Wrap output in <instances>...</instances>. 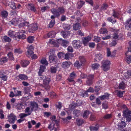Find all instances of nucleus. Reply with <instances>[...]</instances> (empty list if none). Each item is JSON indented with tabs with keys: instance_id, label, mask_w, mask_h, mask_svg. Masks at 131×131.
<instances>
[{
	"instance_id": "1",
	"label": "nucleus",
	"mask_w": 131,
	"mask_h": 131,
	"mask_svg": "<svg viewBox=\"0 0 131 131\" xmlns=\"http://www.w3.org/2000/svg\"><path fill=\"white\" fill-rule=\"evenodd\" d=\"M51 12L55 16L59 17L61 14H64L66 12L65 8L63 7H58L57 9L53 8L51 10Z\"/></svg>"
},
{
	"instance_id": "2",
	"label": "nucleus",
	"mask_w": 131,
	"mask_h": 131,
	"mask_svg": "<svg viewBox=\"0 0 131 131\" xmlns=\"http://www.w3.org/2000/svg\"><path fill=\"white\" fill-rule=\"evenodd\" d=\"M101 68L105 71H106L109 69L110 66L111 64L110 61L108 60H103L102 62Z\"/></svg>"
},
{
	"instance_id": "3",
	"label": "nucleus",
	"mask_w": 131,
	"mask_h": 131,
	"mask_svg": "<svg viewBox=\"0 0 131 131\" xmlns=\"http://www.w3.org/2000/svg\"><path fill=\"white\" fill-rule=\"evenodd\" d=\"M45 78L44 79L43 81V84L45 89L46 90H49L50 86L49 85V82L50 81V79L48 77H45Z\"/></svg>"
},
{
	"instance_id": "4",
	"label": "nucleus",
	"mask_w": 131,
	"mask_h": 131,
	"mask_svg": "<svg viewBox=\"0 0 131 131\" xmlns=\"http://www.w3.org/2000/svg\"><path fill=\"white\" fill-rule=\"evenodd\" d=\"M30 104L31 112L36 111L38 110V105L37 103L35 102H31Z\"/></svg>"
},
{
	"instance_id": "5",
	"label": "nucleus",
	"mask_w": 131,
	"mask_h": 131,
	"mask_svg": "<svg viewBox=\"0 0 131 131\" xmlns=\"http://www.w3.org/2000/svg\"><path fill=\"white\" fill-rule=\"evenodd\" d=\"M72 44L74 48L78 49L81 46L82 43L80 40H74L72 42Z\"/></svg>"
},
{
	"instance_id": "6",
	"label": "nucleus",
	"mask_w": 131,
	"mask_h": 131,
	"mask_svg": "<svg viewBox=\"0 0 131 131\" xmlns=\"http://www.w3.org/2000/svg\"><path fill=\"white\" fill-rule=\"evenodd\" d=\"M59 127L58 124H54L52 123L49 125L48 127L50 130H54V131H57L59 130Z\"/></svg>"
},
{
	"instance_id": "7",
	"label": "nucleus",
	"mask_w": 131,
	"mask_h": 131,
	"mask_svg": "<svg viewBox=\"0 0 131 131\" xmlns=\"http://www.w3.org/2000/svg\"><path fill=\"white\" fill-rule=\"evenodd\" d=\"M76 77V74L73 72L70 74V77L67 79V80L70 82L72 83L73 84H74L75 82L73 79Z\"/></svg>"
},
{
	"instance_id": "8",
	"label": "nucleus",
	"mask_w": 131,
	"mask_h": 131,
	"mask_svg": "<svg viewBox=\"0 0 131 131\" xmlns=\"http://www.w3.org/2000/svg\"><path fill=\"white\" fill-rule=\"evenodd\" d=\"M94 77V75L90 74L87 77L88 80L86 82L87 84L89 85L92 84V80Z\"/></svg>"
},
{
	"instance_id": "9",
	"label": "nucleus",
	"mask_w": 131,
	"mask_h": 131,
	"mask_svg": "<svg viewBox=\"0 0 131 131\" xmlns=\"http://www.w3.org/2000/svg\"><path fill=\"white\" fill-rule=\"evenodd\" d=\"M8 121L10 123H14L15 120L16 116L13 114H11L8 116Z\"/></svg>"
},
{
	"instance_id": "10",
	"label": "nucleus",
	"mask_w": 131,
	"mask_h": 131,
	"mask_svg": "<svg viewBox=\"0 0 131 131\" xmlns=\"http://www.w3.org/2000/svg\"><path fill=\"white\" fill-rule=\"evenodd\" d=\"M38 29V26L36 23L32 24L29 29V31L30 32H33L34 31L37 30Z\"/></svg>"
},
{
	"instance_id": "11",
	"label": "nucleus",
	"mask_w": 131,
	"mask_h": 131,
	"mask_svg": "<svg viewBox=\"0 0 131 131\" xmlns=\"http://www.w3.org/2000/svg\"><path fill=\"white\" fill-rule=\"evenodd\" d=\"M8 2H8H7V3L8 4V6L12 9H14L16 8V5L13 1L12 0H9Z\"/></svg>"
},
{
	"instance_id": "12",
	"label": "nucleus",
	"mask_w": 131,
	"mask_h": 131,
	"mask_svg": "<svg viewBox=\"0 0 131 131\" xmlns=\"http://www.w3.org/2000/svg\"><path fill=\"white\" fill-rule=\"evenodd\" d=\"M8 35L11 37H19L18 36V34H19V32H17L16 33L14 31L10 30L8 32Z\"/></svg>"
},
{
	"instance_id": "13",
	"label": "nucleus",
	"mask_w": 131,
	"mask_h": 131,
	"mask_svg": "<svg viewBox=\"0 0 131 131\" xmlns=\"http://www.w3.org/2000/svg\"><path fill=\"white\" fill-rule=\"evenodd\" d=\"M57 59V57L54 54L50 55L49 56V61L50 63L56 62Z\"/></svg>"
},
{
	"instance_id": "14",
	"label": "nucleus",
	"mask_w": 131,
	"mask_h": 131,
	"mask_svg": "<svg viewBox=\"0 0 131 131\" xmlns=\"http://www.w3.org/2000/svg\"><path fill=\"white\" fill-rule=\"evenodd\" d=\"M13 105L14 107H15V108L17 110H20L22 108V107L23 106V104L22 103H13Z\"/></svg>"
},
{
	"instance_id": "15",
	"label": "nucleus",
	"mask_w": 131,
	"mask_h": 131,
	"mask_svg": "<svg viewBox=\"0 0 131 131\" xmlns=\"http://www.w3.org/2000/svg\"><path fill=\"white\" fill-rule=\"evenodd\" d=\"M126 25L125 28L127 30H129L131 29V18L128 19L126 22Z\"/></svg>"
},
{
	"instance_id": "16",
	"label": "nucleus",
	"mask_w": 131,
	"mask_h": 131,
	"mask_svg": "<svg viewBox=\"0 0 131 131\" xmlns=\"http://www.w3.org/2000/svg\"><path fill=\"white\" fill-rule=\"evenodd\" d=\"M109 96V94L106 93H105L104 95L99 97L101 100L103 101L105 99H108Z\"/></svg>"
},
{
	"instance_id": "17",
	"label": "nucleus",
	"mask_w": 131,
	"mask_h": 131,
	"mask_svg": "<svg viewBox=\"0 0 131 131\" xmlns=\"http://www.w3.org/2000/svg\"><path fill=\"white\" fill-rule=\"evenodd\" d=\"M126 124L125 122L122 121L119 124L117 125L118 128L119 129H121L125 127Z\"/></svg>"
},
{
	"instance_id": "18",
	"label": "nucleus",
	"mask_w": 131,
	"mask_h": 131,
	"mask_svg": "<svg viewBox=\"0 0 131 131\" xmlns=\"http://www.w3.org/2000/svg\"><path fill=\"white\" fill-rule=\"evenodd\" d=\"M131 114V111L128 110H126L123 111V115L126 117L130 116Z\"/></svg>"
},
{
	"instance_id": "19",
	"label": "nucleus",
	"mask_w": 131,
	"mask_h": 131,
	"mask_svg": "<svg viewBox=\"0 0 131 131\" xmlns=\"http://www.w3.org/2000/svg\"><path fill=\"white\" fill-rule=\"evenodd\" d=\"M81 27V25L79 23H76L73 24V30H77L79 29Z\"/></svg>"
},
{
	"instance_id": "20",
	"label": "nucleus",
	"mask_w": 131,
	"mask_h": 131,
	"mask_svg": "<svg viewBox=\"0 0 131 131\" xmlns=\"http://www.w3.org/2000/svg\"><path fill=\"white\" fill-rule=\"evenodd\" d=\"M118 30H114V32H115L113 34V39H117L119 37V36L118 35Z\"/></svg>"
},
{
	"instance_id": "21",
	"label": "nucleus",
	"mask_w": 131,
	"mask_h": 131,
	"mask_svg": "<svg viewBox=\"0 0 131 131\" xmlns=\"http://www.w3.org/2000/svg\"><path fill=\"white\" fill-rule=\"evenodd\" d=\"M61 35L64 37L66 38L70 35V32L69 31H62L61 33Z\"/></svg>"
},
{
	"instance_id": "22",
	"label": "nucleus",
	"mask_w": 131,
	"mask_h": 131,
	"mask_svg": "<svg viewBox=\"0 0 131 131\" xmlns=\"http://www.w3.org/2000/svg\"><path fill=\"white\" fill-rule=\"evenodd\" d=\"M91 39L90 37L89 36L85 37L83 40V43L85 45H86Z\"/></svg>"
},
{
	"instance_id": "23",
	"label": "nucleus",
	"mask_w": 131,
	"mask_h": 131,
	"mask_svg": "<svg viewBox=\"0 0 131 131\" xmlns=\"http://www.w3.org/2000/svg\"><path fill=\"white\" fill-rule=\"evenodd\" d=\"M89 128L91 131H97L99 128L98 125H96L95 126H90Z\"/></svg>"
},
{
	"instance_id": "24",
	"label": "nucleus",
	"mask_w": 131,
	"mask_h": 131,
	"mask_svg": "<svg viewBox=\"0 0 131 131\" xmlns=\"http://www.w3.org/2000/svg\"><path fill=\"white\" fill-rule=\"evenodd\" d=\"M71 64V63L69 61L64 62L62 64V67L64 68H68Z\"/></svg>"
},
{
	"instance_id": "25",
	"label": "nucleus",
	"mask_w": 131,
	"mask_h": 131,
	"mask_svg": "<svg viewBox=\"0 0 131 131\" xmlns=\"http://www.w3.org/2000/svg\"><path fill=\"white\" fill-rule=\"evenodd\" d=\"M29 62L27 60H24L21 61V63L22 66L23 67H26L29 64Z\"/></svg>"
},
{
	"instance_id": "26",
	"label": "nucleus",
	"mask_w": 131,
	"mask_h": 131,
	"mask_svg": "<svg viewBox=\"0 0 131 131\" xmlns=\"http://www.w3.org/2000/svg\"><path fill=\"white\" fill-rule=\"evenodd\" d=\"M8 13L5 10L2 11L1 12V15L2 18H5L8 16Z\"/></svg>"
},
{
	"instance_id": "27",
	"label": "nucleus",
	"mask_w": 131,
	"mask_h": 131,
	"mask_svg": "<svg viewBox=\"0 0 131 131\" xmlns=\"http://www.w3.org/2000/svg\"><path fill=\"white\" fill-rule=\"evenodd\" d=\"M94 91V90L91 87H90L88 90H87L86 92L84 93L83 94L82 96L83 97H84L85 96H88V94H87V92H93Z\"/></svg>"
},
{
	"instance_id": "28",
	"label": "nucleus",
	"mask_w": 131,
	"mask_h": 131,
	"mask_svg": "<svg viewBox=\"0 0 131 131\" xmlns=\"http://www.w3.org/2000/svg\"><path fill=\"white\" fill-rule=\"evenodd\" d=\"M46 68L45 66H41L39 71L38 72L39 75H40L43 72Z\"/></svg>"
},
{
	"instance_id": "29",
	"label": "nucleus",
	"mask_w": 131,
	"mask_h": 131,
	"mask_svg": "<svg viewBox=\"0 0 131 131\" xmlns=\"http://www.w3.org/2000/svg\"><path fill=\"white\" fill-rule=\"evenodd\" d=\"M82 62L78 61H76L74 63V66L78 68H79L82 66Z\"/></svg>"
},
{
	"instance_id": "30",
	"label": "nucleus",
	"mask_w": 131,
	"mask_h": 131,
	"mask_svg": "<svg viewBox=\"0 0 131 131\" xmlns=\"http://www.w3.org/2000/svg\"><path fill=\"white\" fill-rule=\"evenodd\" d=\"M76 122L77 125L78 126H80L83 123L84 121L82 119H80L79 118L77 119Z\"/></svg>"
},
{
	"instance_id": "31",
	"label": "nucleus",
	"mask_w": 131,
	"mask_h": 131,
	"mask_svg": "<svg viewBox=\"0 0 131 131\" xmlns=\"http://www.w3.org/2000/svg\"><path fill=\"white\" fill-rule=\"evenodd\" d=\"M29 8L32 11L35 12L36 11V8L33 4H28Z\"/></svg>"
},
{
	"instance_id": "32",
	"label": "nucleus",
	"mask_w": 131,
	"mask_h": 131,
	"mask_svg": "<svg viewBox=\"0 0 131 131\" xmlns=\"http://www.w3.org/2000/svg\"><path fill=\"white\" fill-rule=\"evenodd\" d=\"M2 39L3 41L5 42H10L11 41V39L7 36H5L2 38Z\"/></svg>"
},
{
	"instance_id": "33",
	"label": "nucleus",
	"mask_w": 131,
	"mask_h": 131,
	"mask_svg": "<svg viewBox=\"0 0 131 131\" xmlns=\"http://www.w3.org/2000/svg\"><path fill=\"white\" fill-rule=\"evenodd\" d=\"M99 31L101 34H103L107 33L108 32L106 29L105 28H101L99 30Z\"/></svg>"
},
{
	"instance_id": "34",
	"label": "nucleus",
	"mask_w": 131,
	"mask_h": 131,
	"mask_svg": "<svg viewBox=\"0 0 131 131\" xmlns=\"http://www.w3.org/2000/svg\"><path fill=\"white\" fill-rule=\"evenodd\" d=\"M120 14L119 12L117 11H116L115 10H113V13L112 16L115 18H118V15Z\"/></svg>"
},
{
	"instance_id": "35",
	"label": "nucleus",
	"mask_w": 131,
	"mask_h": 131,
	"mask_svg": "<svg viewBox=\"0 0 131 131\" xmlns=\"http://www.w3.org/2000/svg\"><path fill=\"white\" fill-rule=\"evenodd\" d=\"M100 66V65L99 63H95L92 64V68L93 70L97 69Z\"/></svg>"
},
{
	"instance_id": "36",
	"label": "nucleus",
	"mask_w": 131,
	"mask_h": 131,
	"mask_svg": "<svg viewBox=\"0 0 131 131\" xmlns=\"http://www.w3.org/2000/svg\"><path fill=\"white\" fill-rule=\"evenodd\" d=\"M18 77L20 79L22 80H26L27 79V76L24 74H20L19 75Z\"/></svg>"
},
{
	"instance_id": "37",
	"label": "nucleus",
	"mask_w": 131,
	"mask_h": 131,
	"mask_svg": "<svg viewBox=\"0 0 131 131\" xmlns=\"http://www.w3.org/2000/svg\"><path fill=\"white\" fill-rule=\"evenodd\" d=\"M56 34L54 31H52L49 32L47 34V36L48 38L51 37H54Z\"/></svg>"
},
{
	"instance_id": "38",
	"label": "nucleus",
	"mask_w": 131,
	"mask_h": 131,
	"mask_svg": "<svg viewBox=\"0 0 131 131\" xmlns=\"http://www.w3.org/2000/svg\"><path fill=\"white\" fill-rule=\"evenodd\" d=\"M118 87L119 89L124 90L125 88V84L124 82L123 81L122 82L119 84Z\"/></svg>"
},
{
	"instance_id": "39",
	"label": "nucleus",
	"mask_w": 131,
	"mask_h": 131,
	"mask_svg": "<svg viewBox=\"0 0 131 131\" xmlns=\"http://www.w3.org/2000/svg\"><path fill=\"white\" fill-rule=\"evenodd\" d=\"M128 53V52H127L125 54L126 56V60H127V62L128 64L131 63V56H128L127 54Z\"/></svg>"
},
{
	"instance_id": "40",
	"label": "nucleus",
	"mask_w": 131,
	"mask_h": 131,
	"mask_svg": "<svg viewBox=\"0 0 131 131\" xmlns=\"http://www.w3.org/2000/svg\"><path fill=\"white\" fill-rule=\"evenodd\" d=\"M3 72H0V78H2L4 81H5L7 79L6 76L3 74Z\"/></svg>"
},
{
	"instance_id": "41",
	"label": "nucleus",
	"mask_w": 131,
	"mask_h": 131,
	"mask_svg": "<svg viewBox=\"0 0 131 131\" xmlns=\"http://www.w3.org/2000/svg\"><path fill=\"white\" fill-rule=\"evenodd\" d=\"M77 105V103L73 102L70 105L69 107L70 109L72 110L76 107Z\"/></svg>"
},
{
	"instance_id": "42",
	"label": "nucleus",
	"mask_w": 131,
	"mask_h": 131,
	"mask_svg": "<svg viewBox=\"0 0 131 131\" xmlns=\"http://www.w3.org/2000/svg\"><path fill=\"white\" fill-rule=\"evenodd\" d=\"M34 37L32 36H29L27 38L28 42L29 43H32L34 40Z\"/></svg>"
},
{
	"instance_id": "43",
	"label": "nucleus",
	"mask_w": 131,
	"mask_h": 131,
	"mask_svg": "<svg viewBox=\"0 0 131 131\" xmlns=\"http://www.w3.org/2000/svg\"><path fill=\"white\" fill-rule=\"evenodd\" d=\"M89 111L88 110H86L84 111L83 115V117L85 118H88L89 115Z\"/></svg>"
},
{
	"instance_id": "44",
	"label": "nucleus",
	"mask_w": 131,
	"mask_h": 131,
	"mask_svg": "<svg viewBox=\"0 0 131 131\" xmlns=\"http://www.w3.org/2000/svg\"><path fill=\"white\" fill-rule=\"evenodd\" d=\"M73 114L75 116L78 117L80 114L81 112L79 110H75L73 111Z\"/></svg>"
},
{
	"instance_id": "45",
	"label": "nucleus",
	"mask_w": 131,
	"mask_h": 131,
	"mask_svg": "<svg viewBox=\"0 0 131 131\" xmlns=\"http://www.w3.org/2000/svg\"><path fill=\"white\" fill-rule=\"evenodd\" d=\"M7 56L9 60H14V57L13 56V54L12 52H10L9 53L7 54Z\"/></svg>"
},
{
	"instance_id": "46",
	"label": "nucleus",
	"mask_w": 131,
	"mask_h": 131,
	"mask_svg": "<svg viewBox=\"0 0 131 131\" xmlns=\"http://www.w3.org/2000/svg\"><path fill=\"white\" fill-rule=\"evenodd\" d=\"M69 43V42L67 40H63L61 45L62 46L66 47L68 45Z\"/></svg>"
},
{
	"instance_id": "47",
	"label": "nucleus",
	"mask_w": 131,
	"mask_h": 131,
	"mask_svg": "<svg viewBox=\"0 0 131 131\" xmlns=\"http://www.w3.org/2000/svg\"><path fill=\"white\" fill-rule=\"evenodd\" d=\"M85 2L83 1H80L78 3V6L77 8L79 9L84 4Z\"/></svg>"
},
{
	"instance_id": "48",
	"label": "nucleus",
	"mask_w": 131,
	"mask_h": 131,
	"mask_svg": "<svg viewBox=\"0 0 131 131\" xmlns=\"http://www.w3.org/2000/svg\"><path fill=\"white\" fill-rule=\"evenodd\" d=\"M31 114V113H29L28 114L21 113L20 114L19 116L20 118H22L28 115H30Z\"/></svg>"
},
{
	"instance_id": "49",
	"label": "nucleus",
	"mask_w": 131,
	"mask_h": 131,
	"mask_svg": "<svg viewBox=\"0 0 131 131\" xmlns=\"http://www.w3.org/2000/svg\"><path fill=\"white\" fill-rule=\"evenodd\" d=\"M125 76L127 78H131V70H129L126 73Z\"/></svg>"
},
{
	"instance_id": "50",
	"label": "nucleus",
	"mask_w": 131,
	"mask_h": 131,
	"mask_svg": "<svg viewBox=\"0 0 131 131\" xmlns=\"http://www.w3.org/2000/svg\"><path fill=\"white\" fill-rule=\"evenodd\" d=\"M12 24L15 26L16 25L18 24V21L15 19H13L10 21Z\"/></svg>"
},
{
	"instance_id": "51",
	"label": "nucleus",
	"mask_w": 131,
	"mask_h": 131,
	"mask_svg": "<svg viewBox=\"0 0 131 131\" xmlns=\"http://www.w3.org/2000/svg\"><path fill=\"white\" fill-rule=\"evenodd\" d=\"M7 61L8 59L6 57L2 58L0 59V62L3 63L6 62Z\"/></svg>"
},
{
	"instance_id": "52",
	"label": "nucleus",
	"mask_w": 131,
	"mask_h": 131,
	"mask_svg": "<svg viewBox=\"0 0 131 131\" xmlns=\"http://www.w3.org/2000/svg\"><path fill=\"white\" fill-rule=\"evenodd\" d=\"M101 40V38L97 36L94 37L93 41L96 42H100Z\"/></svg>"
},
{
	"instance_id": "53",
	"label": "nucleus",
	"mask_w": 131,
	"mask_h": 131,
	"mask_svg": "<svg viewBox=\"0 0 131 131\" xmlns=\"http://www.w3.org/2000/svg\"><path fill=\"white\" fill-rule=\"evenodd\" d=\"M108 7V5L106 4H103L102 6L101 9L102 10H106Z\"/></svg>"
},
{
	"instance_id": "54",
	"label": "nucleus",
	"mask_w": 131,
	"mask_h": 131,
	"mask_svg": "<svg viewBox=\"0 0 131 131\" xmlns=\"http://www.w3.org/2000/svg\"><path fill=\"white\" fill-rule=\"evenodd\" d=\"M74 14L78 16L81 17L83 15V14L81 13L80 10H77L76 12H75Z\"/></svg>"
},
{
	"instance_id": "55",
	"label": "nucleus",
	"mask_w": 131,
	"mask_h": 131,
	"mask_svg": "<svg viewBox=\"0 0 131 131\" xmlns=\"http://www.w3.org/2000/svg\"><path fill=\"white\" fill-rule=\"evenodd\" d=\"M55 23V20L54 19L51 20L49 24V27L50 28H52L53 26Z\"/></svg>"
},
{
	"instance_id": "56",
	"label": "nucleus",
	"mask_w": 131,
	"mask_h": 131,
	"mask_svg": "<svg viewBox=\"0 0 131 131\" xmlns=\"http://www.w3.org/2000/svg\"><path fill=\"white\" fill-rule=\"evenodd\" d=\"M63 28L66 30H69L70 29V25L69 24H65L64 25Z\"/></svg>"
},
{
	"instance_id": "57",
	"label": "nucleus",
	"mask_w": 131,
	"mask_h": 131,
	"mask_svg": "<svg viewBox=\"0 0 131 131\" xmlns=\"http://www.w3.org/2000/svg\"><path fill=\"white\" fill-rule=\"evenodd\" d=\"M19 34H18V36L19 37H17V38L19 39H25L26 38V35L24 34H22L21 35H19Z\"/></svg>"
},
{
	"instance_id": "58",
	"label": "nucleus",
	"mask_w": 131,
	"mask_h": 131,
	"mask_svg": "<svg viewBox=\"0 0 131 131\" xmlns=\"http://www.w3.org/2000/svg\"><path fill=\"white\" fill-rule=\"evenodd\" d=\"M72 54L67 53L65 54V57L64 59H68L69 58H70V56H72Z\"/></svg>"
},
{
	"instance_id": "59",
	"label": "nucleus",
	"mask_w": 131,
	"mask_h": 131,
	"mask_svg": "<svg viewBox=\"0 0 131 131\" xmlns=\"http://www.w3.org/2000/svg\"><path fill=\"white\" fill-rule=\"evenodd\" d=\"M41 63L43 64H45L46 65H47L48 64V63L46 59H43L41 60Z\"/></svg>"
},
{
	"instance_id": "60",
	"label": "nucleus",
	"mask_w": 131,
	"mask_h": 131,
	"mask_svg": "<svg viewBox=\"0 0 131 131\" xmlns=\"http://www.w3.org/2000/svg\"><path fill=\"white\" fill-rule=\"evenodd\" d=\"M79 59L81 62H82L83 64L85 61V59L84 57L80 56L79 57Z\"/></svg>"
},
{
	"instance_id": "61",
	"label": "nucleus",
	"mask_w": 131,
	"mask_h": 131,
	"mask_svg": "<svg viewBox=\"0 0 131 131\" xmlns=\"http://www.w3.org/2000/svg\"><path fill=\"white\" fill-rule=\"evenodd\" d=\"M33 53V51L28 50L27 51V56L29 57Z\"/></svg>"
},
{
	"instance_id": "62",
	"label": "nucleus",
	"mask_w": 131,
	"mask_h": 131,
	"mask_svg": "<svg viewBox=\"0 0 131 131\" xmlns=\"http://www.w3.org/2000/svg\"><path fill=\"white\" fill-rule=\"evenodd\" d=\"M111 52L110 49L108 48H107V57L111 56Z\"/></svg>"
},
{
	"instance_id": "63",
	"label": "nucleus",
	"mask_w": 131,
	"mask_h": 131,
	"mask_svg": "<svg viewBox=\"0 0 131 131\" xmlns=\"http://www.w3.org/2000/svg\"><path fill=\"white\" fill-rule=\"evenodd\" d=\"M117 95L119 97H121L123 96V93L122 92L120 91H118L117 94Z\"/></svg>"
},
{
	"instance_id": "64",
	"label": "nucleus",
	"mask_w": 131,
	"mask_h": 131,
	"mask_svg": "<svg viewBox=\"0 0 131 131\" xmlns=\"http://www.w3.org/2000/svg\"><path fill=\"white\" fill-rule=\"evenodd\" d=\"M51 72L52 73H55L56 71V68L53 67H52L50 68Z\"/></svg>"
}]
</instances>
